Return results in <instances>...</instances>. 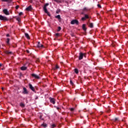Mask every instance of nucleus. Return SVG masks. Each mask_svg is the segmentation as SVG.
Here are the masks:
<instances>
[{
  "label": "nucleus",
  "instance_id": "f257e3e1",
  "mask_svg": "<svg viewBox=\"0 0 128 128\" xmlns=\"http://www.w3.org/2000/svg\"><path fill=\"white\" fill-rule=\"evenodd\" d=\"M0 20H4V22H8V18L2 16V15H0Z\"/></svg>",
  "mask_w": 128,
  "mask_h": 128
},
{
  "label": "nucleus",
  "instance_id": "f03ea898",
  "mask_svg": "<svg viewBox=\"0 0 128 128\" xmlns=\"http://www.w3.org/2000/svg\"><path fill=\"white\" fill-rule=\"evenodd\" d=\"M84 56L86 57L85 53H82V52H80L78 60H82Z\"/></svg>",
  "mask_w": 128,
  "mask_h": 128
},
{
  "label": "nucleus",
  "instance_id": "7ed1b4c3",
  "mask_svg": "<svg viewBox=\"0 0 128 128\" xmlns=\"http://www.w3.org/2000/svg\"><path fill=\"white\" fill-rule=\"evenodd\" d=\"M70 24H76V25H78L79 22L76 20H72L71 21Z\"/></svg>",
  "mask_w": 128,
  "mask_h": 128
},
{
  "label": "nucleus",
  "instance_id": "20e7f679",
  "mask_svg": "<svg viewBox=\"0 0 128 128\" xmlns=\"http://www.w3.org/2000/svg\"><path fill=\"white\" fill-rule=\"evenodd\" d=\"M49 100H50V103H52L53 104H55L56 100L54 98H50Z\"/></svg>",
  "mask_w": 128,
  "mask_h": 128
},
{
  "label": "nucleus",
  "instance_id": "39448f33",
  "mask_svg": "<svg viewBox=\"0 0 128 128\" xmlns=\"http://www.w3.org/2000/svg\"><path fill=\"white\" fill-rule=\"evenodd\" d=\"M3 12L4 14H6V16H10V12L8 10V9H4Z\"/></svg>",
  "mask_w": 128,
  "mask_h": 128
},
{
  "label": "nucleus",
  "instance_id": "423d86ee",
  "mask_svg": "<svg viewBox=\"0 0 128 128\" xmlns=\"http://www.w3.org/2000/svg\"><path fill=\"white\" fill-rule=\"evenodd\" d=\"M22 94H28V92L27 89L24 87L23 88Z\"/></svg>",
  "mask_w": 128,
  "mask_h": 128
},
{
  "label": "nucleus",
  "instance_id": "0eeeda50",
  "mask_svg": "<svg viewBox=\"0 0 128 128\" xmlns=\"http://www.w3.org/2000/svg\"><path fill=\"white\" fill-rule=\"evenodd\" d=\"M29 88H30L34 92H36L34 88L32 86V84H29Z\"/></svg>",
  "mask_w": 128,
  "mask_h": 128
},
{
  "label": "nucleus",
  "instance_id": "6e6552de",
  "mask_svg": "<svg viewBox=\"0 0 128 128\" xmlns=\"http://www.w3.org/2000/svg\"><path fill=\"white\" fill-rule=\"evenodd\" d=\"M32 77L34 78H36V79H40V76H38V74H32Z\"/></svg>",
  "mask_w": 128,
  "mask_h": 128
},
{
  "label": "nucleus",
  "instance_id": "1a4fd4ad",
  "mask_svg": "<svg viewBox=\"0 0 128 128\" xmlns=\"http://www.w3.org/2000/svg\"><path fill=\"white\" fill-rule=\"evenodd\" d=\"M82 28L83 30H84V32H86L87 28H86V24H83L82 26Z\"/></svg>",
  "mask_w": 128,
  "mask_h": 128
},
{
  "label": "nucleus",
  "instance_id": "9d476101",
  "mask_svg": "<svg viewBox=\"0 0 128 128\" xmlns=\"http://www.w3.org/2000/svg\"><path fill=\"white\" fill-rule=\"evenodd\" d=\"M32 10V6H29L27 8H26V10L28 12L31 11Z\"/></svg>",
  "mask_w": 128,
  "mask_h": 128
},
{
  "label": "nucleus",
  "instance_id": "9b49d317",
  "mask_svg": "<svg viewBox=\"0 0 128 128\" xmlns=\"http://www.w3.org/2000/svg\"><path fill=\"white\" fill-rule=\"evenodd\" d=\"M88 25L89 28H94V24L92 22L88 23Z\"/></svg>",
  "mask_w": 128,
  "mask_h": 128
},
{
  "label": "nucleus",
  "instance_id": "f8f14e48",
  "mask_svg": "<svg viewBox=\"0 0 128 128\" xmlns=\"http://www.w3.org/2000/svg\"><path fill=\"white\" fill-rule=\"evenodd\" d=\"M38 48H44V45L40 43V42H38Z\"/></svg>",
  "mask_w": 128,
  "mask_h": 128
},
{
  "label": "nucleus",
  "instance_id": "ddd939ff",
  "mask_svg": "<svg viewBox=\"0 0 128 128\" xmlns=\"http://www.w3.org/2000/svg\"><path fill=\"white\" fill-rule=\"evenodd\" d=\"M5 54H12V52H10V51H8V50H6L5 51Z\"/></svg>",
  "mask_w": 128,
  "mask_h": 128
},
{
  "label": "nucleus",
  "instance_id": "4468645a",
  "mask_svg": "<svg viewBox=\"0 0 128 128\" xmlns=\"http://www.w3.org/2000/svg\"><path fill=\"white\" fill-rule=\"evenodd\" d=\"M24 34L27 39L30 40V37L28 33H25Z\"/></svg>",
  "mask_w": 128,
  "mask_h": 128
},
{
  "label": "nucleus",
  "instance_id": "2eb2a0df",
  "mask_svg": "<svg viewBox=\"0 0 128 128\" xmlns=\"http://www.w3.org/2000/svg\"><path fill=\"white\" fill-rule=\"evenodd\" d=\"M10 38H8L6 40V42L7 44H10Z\"/></svg>",
  "mask_w": 128,
  "mask_h": 128
},
{
  "label": "nucleus",
  "instance_id": "dca6fc26",
  "mask_svg": "<svg viewBox=\"0 0 128 128\" xmlns=\"http://www.w3.org/2000/svg\"><path fill=\"white\" fill-rule=\"evenodd\" d=\"M41 126H42L44 128H46V127H48V124L45 123H43V124H41Z\"/></svg>",
  "mask_w": 128,
  "mask_h": 128
},
{
  "label": "nucleus",
  "instance_id": "f3484780",
  "mask_svg": "<svg viewBox=\"0 0 128 128\" xmlns=\"http://www.w3.org/2000/svg\"><path fill=\"white\" fill-rule=\"evenodd\" d=\"M55 18H58L59 20H61V17H60V15H58V16H56Z\"/></svg>",
  "mask_w": 128,
  "mask_h": 128
},
{
  "label": "nucleus",
  "instance_id": "a211bd4d",
  "mask_svg": "<svg viewBox=\"0 0 128 128\" xmlns=\"http://www.w3.org/2000/svg\"><path fill=\"white\" fill-rule=\"evenodd\" d=\"M26 67H25V66H22L20 68V69L22 70H26Z\"/></svg>",
  "mask_w": 128,
  "mask_h": 128
},
{
  "label": "nucleus",
  "instance_id": "6ab92c4d",
  "mask_svg": "<svg viewBox=\"0 0 128 128\" xmlns=\"http://www.w3.org/2000/svg\"><path fill=\"white\" fill-rule=\"evenodd\" d=\"M20 106L22 108H24V106H25L24 104V103H22V102H20Z\"/></svg>",
  "mask_w": 128,
  "mask_h": 128
},
{
  "label": "nucleus",
  "instance_id": "aec40b11",
  "mask_svg": "<svg viewBox=\"0 0 128 128\" xmlns=\"http://www.w3.org/2000/svg\"><path fill=\"white\" fill-rule=\"evenodd\" d=\"M3 2H12V0H2Z\"/></svg>",
  "mask_w": 128,
  "mask_h": 128
},
{
  "label": "nucleus",
  "instance_id": "412c9836",
  "mask_svg": "<svg viewBox=\"0 0 128 128\" xmlns=\"http://www.w3.org/2000/svg\"><path fill=\"white\" fill-rule=\"evenodd\" d=\"M74 72H75L76 74H78V70L77 68H75V69L74 70Z\"/></svg>",
  "mask_w": 128,
  "mask_h": 128
},
{
  "label": "nucleus",
  "instance_id": "4be33fe9",
  "mask_svg": "<svg viewBox=\"0 0 128 128\" xmlns=\"http://www.w3.org/2000/svg\"><path fill=\"white\" fill-rule=\"evenodd\" d=\"M84 18L86 19H88V18H89V16H88V14H85Z\"/></svg>",
  "mask_w": 128,
  "mask_h": 128
},
{
  "label": "nucleus",
  "instance_id": "5701e85b",
  "mask_svg": "<svg viewBox=\"0 0 128 128\" xmlns=\"http://www.w3.org/2000/svg\"><path fill=\"white\" fill-rule=\"evenodd\" d=\"M43 10H44V12H45V13L47 14L48 12V11L46 8H43Z\"/></svg>",
  "mask_w": 128,
  "mask_h": 128
},
{
  "label": "nucleus",
  "instance_id": "b1692460",
  "mask_svg": "<svg viewBox=\"0 0 128 128\" xmlns=\"http://www.w3.org/2000/svg\"><path fill=\"white\" fill-rule=\"evenodd\" d=\"M62 30V28L60 26H58L57 30V32H60V30Z\"/></svg>",
  "mask_w": 128,
  "mask_h": 128
},
{
  "label": "nucleus",
  "instance_id": "393cba45",
  "mask_svg": "<svg viewBox=\"0 0 128 128\" xmlns=\"http://www.w3.org/2000/svg\"><path fill=\"white\" fill-rule=\"evenodd\" d=\"M16 20H18V22L20 23V17H17Z\"/></svg>",
  "mask_w": 128,
  "mask_h": 128
},
{
  "label": "nucleus",
  "instance_id": "a878e982",
  "mask_svg": "<svg viewBox=\"0 0 128 128\" xmlns=\"http://www.w3.org/2000/svg\"><path fill=\"white\" fill-rule=\"evenodd\" d=\"M59 68V66L57 65L54 68V70H57Z\"/></svg>",
  "mask_w": 128,
  "mask_h": 128
},
{
  "label": "nucleus",
  "instance_id": "bb28decb",
  "mask_svg": "<svg viewBox=\"0 0 128 128\" xmlns=\"http://www.w3.org/2000/svg\"><path fill=\"white\" fill-rule=\"evenodd\" d=\"M49 6V4H45V5L44 6V7L43 8H46V7Z\"/></svg>",
  "mask_w": 128,
  "mask_h": 128
},
{
  "label": "nucleus",
  "instance_id": "cd10ccee",
  "mask_svg": "<svg viewBox=\"0 0 128 128\" xmlns=\"http://www.w3.org/2000/svg\"><path fill=\"white\" fill-rule=\"evenodd\" d=\"M60 36V34L59 33L56 34V38H58V36Z\"/></svg>",
  "mask_w": 128,
  "mask_h": 128
},
{
  "label": "nucleus",
  "instance_id": "c85d7f7f",
  "mask_svg": "<svg viewBox=\"0 0 128 128\" xmlns=\"http://www.w3.org/2000/svg\"><path fill=\"white\" fill-rule=\"evenodd\" d=\"M55 127H56V125L54 124H52L51 126V128H55Z\"/></svg>",
  "mask_w": 128,
  "mask_h": 128
},
{
  "label": "nucleus",
  "instance_id": "c756f323",
  "mask_svg": "<svg viewBox=\"0 0 128 128\" xmlns=\"http://www.w3.org/2000/svg\"><path fill=\"white\" fill-rule=\"evenodd\" d=\"M54 108H56L58 110H61L60 108L56 106H54Z\"/></svg>",
  "mask_w": 128,
  "mask_h": 128
},
{
  "label": "nucleus",
  "instance_id": "7c9ffc66",
  "mask_svg": "<svg viewBox=\"0 0 128 128\" xmlns=\"http://www.w3.org/2000/svg\"><path fill=\"white\" fill-rule=\"evenodd\" d=\"M70 110L71 112H73L74 110V108H70Z\"/></svg>",
  "mask_w": 128,
  "mask_h": 128
},
{
  "label": "nucleus",
  "instance_id": "2f4dec72",
  "mask_svg": "<svg viewBox=\"0 0 128 128\" xmlns=\"http://www.w3.org/2000/svg\"><path fill=\"white\" fill-rule=\"evenodd\" d=\"M60 12V10H58L56 11V14H59Z\"/></svg>",
  "mask_w": 128,
  "mask_h": 128
},
{
  "label": "nucleus",
  "instance_id": "473e14b6",
  "mask_svg": "<svg viewBox=\"0 0 128 128\" xmlns=\"http://www.w3.org/2000/svg\"><path fill=\"white\" fill-rule=\"evenodd\" d=\"M88 10L86 8H84V9H83V11H88Z\"/></svg>",
  "mask_w": 128,
  "mask_h": 128
},
{
  "label": "nucleus",
  "instance_id": "72a5a7b5",
  "mask_svg": "<svg viewBox=\"0 0 128 128\" xmlns=\"http://www.w3.org/2000/svg\"><path fill=\"white\" fill-rule=\"evenodd\" d=\"M23 14V13L22 12H20L19 13L18 16H20Z\"/></svg>",
  "mask_w": 128,
  "mask_h": 128
},
{
  "label": "nucleus",
  "instance_id": "f704fd0d",
  "mask_svg": "<svg viewBox=\"0 0 128 128\" xmlns=\"http://www.w3.org/2000/svg\"><path fill=\"white\" fill-rule=\"evenodd\" d=\"M82 20H83V21H84L86 20V18H84V17H83L82 18Z\"/></svg>",
  "mask_w": 128,
  "mask_h": 128
},
{
  "label": "nucleus",
  "instance_id": "c9c22d12",
  "mask_svg": "<svg viewBox=\"0 0 128 128\" xmlns=\"http://www.w3.org/2000/svg\"><path fill=\"white\" fill-rule=\"evenodd\" d=\"M70 84H72V86H74V82H72V81L70 80Z\"/></svg>",
  "mask_w": 128,
  "mask_h": 128
},
{
  "label": "nucleus",
  "instance_id": "e433bc0d",
  "mask_svg": "<svg viewBox=\"0 0 128 128\" xmlns=\"http://www.w3.org/2000/svg\"><path fill=\"white\" fill-rule=\"evenodd\" d=\"M97 6H98V8H102V6H101L100 4H98L97 5Z\"/></svg>",
  "mask_w": 128,
  "mask_h": 128
},
{
  "label": "nucleus",
  "instance_id": "4c0bfd02",
  "mask_svg": "<svg viewBox=\"0 0 128 128\" xmlns=\"http://www.w3.org/2000/svg\"><path fill=\"white\" fill-rule=\"evenodd\" d=\"M26 52L28 54H30V50H26Z\"/></svg>",
  "mask_w": 128,
  "mask_h": 128
},
{
  "label": "nucleus",
  "instance_id": "58836bf2",
  "mask_svg": "<svg viewBox=\"0 0 128 128\" xmlns=\"http://www.w3.org/2000/svg\"><path fill=\"white\" fill-rule=\"evenodd\" d=\"M42 118V116H40V119L41 120H44V119H43Z\"/></svg>",
  "mask_w": 128,
  "mask_h": 128
},
{
  "label": "nucleus",
  "instance_id": "ea45409f",
  "mask_svg": "<svg viewBox=\"0 0 128 128\" xmlns=\"http://www.w3.org/2000/svg\"><path fill=\"white\" fill-rule=\"evenodd\" d=\"M46 14H48V16H50V12H48L46 13Z\"/></svg>",
  "mask_w": 128,
  "mask_h": 128
},
{
  "label": "nucleus",
  "instance_id": "a19ab883",
  "mask_svg": "<svg viewBox=\"0 0 128 128\" xmlns=\"http://www.w3.org/2000/svg\"><path fill=\"white\" fill-rule=\"evenodd\" d=\"M118 120V118H115L114 122H116Z\"/></svg>",
  "mask_w": 128,
  "mask_h": 128
},
{
  "label": "nucleus",
  "instance_id": "79ce46f5",
  "mask_svg": "<svg viewBox=\"0 0 128 128\" xmlns=\"http://www.w3.org/2000/svg\"><path fill=\"white\" fill-rule=\"evenodd\" d=\"M6 36H7V38H8V36H10V34H6Z\"/></svg>",
  "mask_w": 128,
  "mask_h": 128
},
{
  "label": "nucleus",
  "instance_id": "37998d69",
  "mask_svg": "<svg viewBox=\"0 0 128 128\" xmlns=\"http://www.w3.org/2000/svg\"><path fill=\"white\" fill-rule=\"evenodd\" d=\"M20 8V6H16V10Z\"/></svg>",
  "mask_w": 128,
  "mask_h": 128
},
{
  "label": "nucleus",
  "instance_id": "c03bdc74",
  "mask_svg": "<svg viewBox=\"0 0 128 128\" xmlns=\"http://www.w3.org/2000/svg\"><path fill=\"white\" fill-rule=\"evenodd\" d=\"M36 63L39 62H40V60H39L38 59L36 61Z\"/></svg>",
  "mask_w": 128,
  "mask_h": 128
},
{
  "label": "nucleus",
  "instance_id": "a18cd8bd",
  "mask_svg": "<svg viewBox=\"0 0 128 128\" xmlns=\"http://www.w3.org/2000/svg\"><path fill=\"white\" fill-rule=\"evenodd\" d=\"M22 76V73H20V77H21Z\"/></svg>",
  "mask_w": 128,
  "mask_h": 128
},
{
  "label": "nucleus",
  "instance_id": "49530a36",
  "mask_svg": "<svg viewBox=\"0 0 128 128\" xmlns=\"http://www.w3.org/2000/svg\"><path fill=\"white\" fill-rule=\"evenodd\" d=\"M38 96H36V100H38Z\"/></svg>",
  "mask_w": 128,
  "mask_h": 128
},
{
  "label": "nucleus",
  "instance_id": "de8ad7c7",
  "mask_svg": "<svg viewBox=\"0 0 128 128\" xmlns=\"http://www.w3.org/2000/svg\"><path fill=\"white\" fill-rule=\"evenodd\" d=\"M62 115H64V114H65V113H64V112H62Z\"/></svg>",
  "mask_w": 128,
  "mask_h": 128
},
{
  "label": "nucleus",
  "instance_id": "09e8293b",
  "mask_svg": "<svg viewBox=\"0 0 128 128\" xmlns=\"http://www.w3.org/2000/svg\"><path fill=\"white\" fill-rule=\"evenodd\" d=\"M2 66V64H0V66Z\"/></svg>",
  "mask_w": 128,
  "mask_h": 128
},
{
  "label": "nucleus",
  "instance_id": "8fccbe9b",
  "mask_svg": "<svg viewBox=\"0 0 128 128\" xmlns=\"http://www.w3.org/2000/svg\"><path fill=\"white\" fill-rule=\"evenodd\" d=\"M72 37H74V36L73 34H72Z\"/></svg>",
  "mask_w": 128,
  "mask_h": 128
},
{
  "label": "nucleus",
  "instance_id": "3c124183",
  "mask_svg": "<svg viewBox=\"0 0 128 128\" xmlns=\"http://www.w3.org/2000/svg\"><path fill=\"white\" fill-rule=\"evenodd\" d=\"M2 90H4V88H2Z\"/></svg>",
  "mask_w": 128,
  "mask_h": 128
},
{
  "label": "nucleus",
  "instance_id": "603ef678",
  "mask_svg": "<svg viewBox=\"0 0 128 128\" xmlns=\"http://www.w3.org/2000/svg\"><path fill=\"white\" fill-rule=\"evenodd\" d=\"M14 92H16V90H14Z\"/></svg>",
  "mask_w": 128,
  "mask_h": 128
},
{
  "label": "nucleus",
  "instance_id": "864d4df0",
  "mask_svg": "<svg viewBox=\"0 0 128 128\" xmlns=\"http://www.w3.org/2000/svg\"><path fill=\"white\" fill-rule=\"evenodd\" d=\"M15 8H16V6H15Z\"/></svg>",
  "mask_w": 128,
  "mask_h": 128
},
{
  "label": "nucleus",
  "instance_id": "5fc2aeb1",
  "mask_svg": "<svg viewBox=\"0 0 128 128\" xmlns=\"http://www.w3.org/2000/svg\"><path fill=\"white\" fill-rule=\"evenodd\" d=\"M16 112V110H15Z\"/></svg>",
  "mask_w": 128,
  "mask_h": 128
},
{
  "label": "nucleus",
  "instance_id": "6e6d98bb",
  "mask_svg": "<svg viewBox=\"0 0 128 128\" xmlns=\"http://www.w3.org/2000/svg\"><path fill=\"white\" fill-rule=\"evenodd\" d=\"M2 70H4V68H2Z\"/></svg>",
  "mask_w": 128,
  "mask_h": 128
},
{
  "label": "nucleus",
  "instance_id": "4d7b16f0",
  "mask_svg": "<svg viewBox=\"0 0 128 128\" xmlns=\"http://www.w3.org/2000/svg\"><path fill=\"white\" fill-rule=\"evenodd\" d=\"M82 14H84V13L82 12Z\"/></svg>",
  "mask_w": 128,
  "mask_h": 128
}]
</instances>
